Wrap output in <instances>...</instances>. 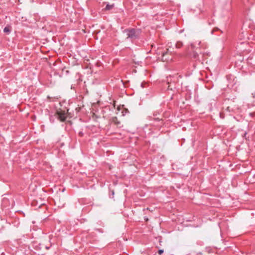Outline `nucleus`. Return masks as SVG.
<instances>
[{
	"label": "nucleus",
	"instance_id": "24",
	"mask_svg": "<svg viewBox=\"0 0 255 255\" xmlns=\"http://www.w3.org/2000/svg\"><path fill=\"white\" fill-rule=\"evenodd\" d=\"M112 194H113V195H114V191H113V192H112Z\"/></svg>",
	"mask_w": 255,
	"mask_h": 255
},
{
	"label": "nucleus",
	"instance_id": "13",
	"mask_svg": "<svg viewBox=\"0 0 255 255\" xmlns=\"http://www.w3.org/2000/svg\"><path fill=\"white\" fill-rule=\"evenodd\" d=\"M53 117L52 116H50L49 119H50V121H52V120H53V121L54 120H53Z\"/></svg>",
	"mask_w": 255,
	"mask_h": 255
},
{
	"label": "nucleus",
	"instance_id": "5",
	"mask_svg": "<svg viewBox=\"0 0 255 255\" xmlns=\"http://www.w3.org/2000/svg\"><path fill=\"white\" fill-rule=\"evenodd\" d=\"M10 27L9 26H6L3 29V32L7 34H9L10 33Z\"/></svg>",
	"mask_w": 255,
	"mask_h": 255
},
{
	"label": "nucleus",
	"instance_id": "1",
	"mask_svg": "<svg viewBox=\"0 0 255 255\" xmlns=\"http://www.w3.org/2000/svg\"><path fill=\"white\" fill-rule=\"evenodd\" d=\"M124 33H126V39H129L131 42L139 39L140 38L141 30L138 28H128L123 30Z\"/></svg>",
	"mask_w": 255,
	"mask_h": 255
},
{
	"label": "nucleus",
	"instance_id": "16",
	"mask_svg": "<svg viewBox=\"0 0 255 255\" xmlns=\"http://www.w3.org/2000/svg\"><path fill=\"white\" fill-rule=\"evenodd\" d=\"M50 247L45 246V248L47 250H49L50 249Z\"/></svg>",
	"mask_w": 255,
	"mask_h": 255
},
{
	"label": "nucleus",
	"instance_id": "19",
	"mask_svg": "<svg viewBox=\"0 0 255 255\" xmlns=\"http://www.w3.org/2000/svg\"><path fill=\"white\" fill-rule=\"evenodd\" d=\"M155 120H156V121H159L160 120V119L159 118H155Z\"/></svg>",
	"mask_w": 255,
	"mask_h": 255
},
{
	"label": "nucleus",
	"instance_id": "12",
	"mask_svg": "<svg viewBox=\"0 0 255 255\" xmlns=\"http://www.w3.org/2000/svg\"><path fill=\"white\" fill-rule=\"evenodd\" d=\"M79 134L80 136H82L83 135V133L82 131L79 132Z\"/></svg>",
	"mask_w": 255,
	"mask_h": 255
},
{
	"label": "nucleus",
	"instance_id": "6",
	"mask_svg": "<svg viewBox=\"0 0 255 255\" xmlns=\"http://www.w3.org/2000/svg\"><path fill=\"white\" fill-rule=\"evenodd\" d=\"M195 44H197L200 47H201V46L200 45L201 41H196L195 42V43H191V44L190 45H191V47L192 49H194V48H195Z\"/></svg>",
	"mask_w": 255,
	"mask_h": 255
},
{
	"label": "nucleus",
	"instance_id": "17",
	"mask_svg": "<svg viewBox=\"0 0 255 255\" xmlns=\"http://www.w3.org/2000/svg\"><path fill=\"white\" fill-rule=\"evenodd\" d=\"M6 201V199L4 198H3L2 203H3Z\"/></svg>",
	"mask_w": 255,
	"mask_h": 255
},
{
	"label": "nucleus",
	"instance_id": "4",
	"mask_svg": "<svg viewBox=\"0 0 255 255\" xmlns=\"http://www.w3.org/2000/svg\"><path fill=\"white\" fill-rule=\"evenodd\" d=\"M183 46V42L181 41H178L176 42L175 44V47L177 49H179L181 48Z\"/></svg>",
	"mask_w": 255,
	"mask_h": 255
},
{
	"label": "nucleus",
	"instance_id": "20",
	"mask_svg": "<svg viewBox=\"0 0 255 255\" xmlns=\"http://www.w3.org/2000/svg\"><path fill=\"white\" fill-rule=\"evenodd\" d=\"M165 54H166V53H164V52L162 53L163 57H164L165 56Z\"/></svg>",
	"mask_w": 255,
	"mask_h": 255
},
{
	"label": "nucleus",
	"instance_id": "22",
	"mask_svg": "<svg viewBox=\"0 0 255 255\" xmlns=\"http://www.w3.org/2000/svg\"><path fill=\"white\" fill-rule=\"evenodd\" d=\"M117 124H120V122H118L116 123Z\"/></svg>",
	"mask_w": 255,
	"mask_h": 255
},
{
	"label": "nucleus",
	"instance_id": "3",
	"mask_svg": "<svg viewBox=\"0 0 255 255\" xmlns=\"http://www.w3.org/2000/svg\"><path fill=\"white\" fill-rule=\"evenodd\" d=\"M191 56L194 59L197 60L199 59V54L197 52L193 51L191 55Z\"/></svg>",
	"mask_w": 255,
	"mask_h": 255
},
{
	"label": "nucleus",
	"instance_id": "2",
	"mask_svg": "<svg viewBox=\"0 0 255 255\" xmlns=\"http://www.w3.org/2000/svg\"><path fill=\"white\" fill-rule=\"evenodd\" d=\"M56 115L58 119L61 122H64L67 119V116L64 111H57Z\"/></svg>",
	"mask_w": 255,
	"mask_h": 255
},
{
	"label": "nucleus",
	"instance_id": "23",
	"mask_svg": "<svg viewBox=\"0 0 255 255\" xmlns=\"http://www.w3.org/2000/svg\"><path fill=\"white\" fill-rule=\"evenodd\" d=\"M47 98H48V99H50V97H49V96H47Z\"/></svg>",
	"mask_w": 255,
	"mask_h": 255
},
{
	"label": "nucleus",
	"instance_id": "15",
	"mask_svg": "<svg viewBox=\"0 0 255 255\" xmlns=\"http://www.w3.org/2000/svg\"><path fill=\"white\" fill-rule=\"evenodd\" d=\"M141 87L142 88H144V83H141Z\"/></svg>",
	"mask_w": 255,
	"mask_h": 255
},
{
	"label": "nucleus",
	"instance_id": "14",
	"mask_svg": "<svg viewBox=\"0 0 255 255\" xmlns=\"http://www.w3.org/2000/svg\"><path fill=\"white\" fill-rule=\"evenodd\" d=\"M184 31V29H181L179 31V33H182V32H183Z\"/></svg>",
	"mask_w": 255,
	"mask_h": 255
},
{
	"label": "nucleus",
	"instance_id": "9",
	"mask_svg": "<svg viewBox=\"0 0 255 255\" xmlns=\"http://www.w3.org/2000/svg\"><path fill=\"white\" fill-rule=\"evenodd\" d=\"M250 115L251 117H255V112H254L251 113L250 114Z\"/></svg>",
	"mask_w": 255,
	"mask_h": 255
},
{
	"label": "nucleus",
	"instance_id": "11",
	"mask_svg": "<svg viewBox=\"0 0 255 255\" xmlns=\"http://www.w3.org/2000/svg\"><path fill=\"white\" fill-rule=\"evenodd\" d=\"M247 132H245L244 133V135H243V137H245V138H246V135H247Z\"/></svg>",
	"mask_w": 255,
	"mask_h": 255
},
{
	"label": "nucleus",
	"instance_id": "25",
	"mask_svg": "<svg viewBox=\"0 0 255 255\" xmlns=\"http://www.w3.org/2000/svg\"><path fill=\"white\" fill-rule=\"evenodd\" d=\"M254 112H255V111Z\"/></svg>",
	"mask_w": 255,
	"mask_h": 255
},
{
	"label": "nucleus",
	"instance_id": "21",
	"mask_svg": "<svg viewBox=\"0 0 255 255\" xmlns=\"http://www.w3.org/2000/svg\"><path fill=\"white\" fill-rule=\"evenodd\" d=\"M144 219H145V221H148V219H147V218H145Z\"/></svg>",
	"mask_w": 255,
	"mask_h": 255
},
{
	"label": "nucleus",
	"instance_id": "18",
	"mask_svg": "<svg viewBox=\"0 0 255 255\" xmlns=\"http://www.w3.org/2000/svg\"><path fill=\"white\" fill-rule=\"evenodd\" d=\"M220 117L221 118H222V119L223 118V116H222V114L221 113H220Z\"/></svg>",
	"mask_w": 255,
	"mask_h": 255
},
{
	"label": "nucleus",
	"instance_id": "8",
	"mask_svg": "<svg viewBox=\"0 0 255 255\" xmlns=\"http://www.w3.org/2000/svg\"><path fill=\"white\" fill-rule=\"evenodd\" d=\"M164 251L163 250L160 249L158 250V253L159 255H161L163 253Z\"/></svg>",
	"mask_w": 255,
	"mask_h": 255
},
{
	"label": "nucleus",
	"instance_id": "7",
	"mask_svg": "<svg viewBox=\"0 0 255 255\" xmlns=\"http://www.w3.org/2000/svg\"><path fill=\"white\" fill-rule=\"evenodd\" d=\"M113 5H110L109 4H107L106 6L105 9L106 10H110L113 7Z\"/></svg>",
	"mask_w": 255,
	"mask_h": 255
},
{
	"label": "nucleus",
	"instance_id": "10",
	"mask_svg": "<svg viewBox=\"0 0 255 255\" xmlns=\"http://www.w3.org/2000/svg\"><path fill=\"white\" fill-rule=\"evenodd\" d=\"M252 95L253 98H255V91H254L252 92Z\"/></svg>",
	"mask_w": 255,
	"mask_h": 255
}]
</instances>
